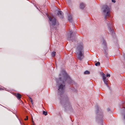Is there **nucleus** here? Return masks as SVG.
<instances>
[{
  "mask_svg": "<svg viewBox=\"0 0 125 125\" xmlns=\"http://www.w3.org/2000/svg\"><path fill=\"white\" fill-rule=\"evenodd\" d=\"M59 79V82L61 83L59 84L58 87L59 92H60L62 94L64 92L65 88V82L67 81L69 83H71L72 81L70 77L66 73H65L63 75L62 77H60Z\"/></svg>",
  "mask_w": 125,
  "mask_h": 125,
  "instance_id": "obj_1",
  "label": "nucleus"
},
{
  "mask_svg": "<svg viewBox=\"0 0 125 125\" xmlns=\"http://www.w3.org/2000/svg\"><path fill=\"white\" fill-rule=\"evenodd\" d=\"M46 15L48 17L49 20V22L50 25L51 31L52 34L53 32L54 33L55 29V17L54 16L52 15H49L48 14H46Z\"/></svg>",
  "mask_w": 125,
  "mask_h": 125,
  "instance_id": "obj_2",
  "label": "nucleus"
},
{
  "mask_svg": "<svg viewBox=\"0 0 125 125\" xmlns=\"http://www.w3.org/2000/svg\"><path fill=\"white\" fill-rule=\"evenodd\" d=\"M78 48L80 50L79 52L77 55V58L79 60H81L84 57L83 52L82 51L83 48V45H81L80 46H78Z\"/></svg>",
  "mask_w": 125,
  "mask_h": 125,
  "instance_id": "obj_3",
  "label": "nucleus"
},
{
  "mask_svg": "<svg viewBox=\"0 0 125 125\" xmlns=\"http://www.w3.org/2000/svg\"><path fill=\"white\" fill-rule=\"evenodd\" d=\"M102 8L103 10V12L105 15V18L106 19V17H109L110 16L109 14L110 11V9L106 5L104 6Z\"/></svg>",
  "mask_w": 125,
  "mask_h": 125,
  "instance_id": "obj_4",
  "label": "nucleus"
},
{
  "mask_svg": "<svg viewBox=\"0 0 125 125\" xmlns=\"http://www.w3.org/2000/svg\"><path fill=\"white\" fill-rule=\"evenodd\" d=\"M57 14L58 16L60 17L61 18H63V14L61 11L58 10L57 13Z\"/></svg>",
  "mask_w": 125,
  "mask_h": 125,
  "instance_id": "obj_5",
  "label": "nucleus"
},
{
  "mask_svg": "<svg viewBox=\"0 0 125 125\" xmlns=\"http://www.w3.org/2000/svg\"><path fill=\"white\" fill-rule=\"evenodd\" d=\"M102 42H103V44L104 45V50L107 49V47L106 45V43L105 41L103 39H102V40L101 41Z\"/></svg>",
  "mask_w": 125,
  "mask_h": 125,
  "instance_id": "obj_6",
  "label": "nucleus"
},
{
  "mask_svg": "<svg viewBox=\"0 0 125 125\" xmlns=\"http://www.w3.org/2000/svg\"><path fill=\"white\" fill-rule=\"evenodd\" d=\"M55 30H57L59 28V24L58 21L55 19Z\"/></svg>",
  "mask_w": 125,
  "mask_h": 125,
  "instance_id": "obj_7",
  "label": "nucleus"
},
{
  "mask_svg": "<svg viewBox=\"0 0 125 125\" xmlns=\"http://www.w3.org/2000/svg\"><path fill=\"white\" fill-rule=\"evenodd\" d=\"M14 95L17 97L19 100L21 99V95L19 93L15 94Z\"/></svg>",
  "mask_w": 125,
  "mask_h": 125,
  "instance_id": "obj_8",
  "label": "nucleus"
},
{
  "mask_svg": "<svg viewBox=\"0 0 125 125\" xmlns=\"http://www.w3.org/2000/svg\"><path fill=\"white\" fill-rule=\"evenodd\" d=\"M107 80V79H105V80H103L104 83L106 85L107 87H108L109 86L108 85V81Z\"/></svg>",
  "mask_w": 125,
  "mask_h": 125,
  "instance_id": "obj_9",
  "label": "nucleus"
},
{
  "mask_svg": "<svg viewBox=\"0 0 125 125\" xmlns=\"http://www.w3.org/2000/svg\"><path fill=\"white\" fill-rule=\"evenodd\" d=\"M68 20L70 22H71L72 21V18L71 15H70L68 16Z\"/></svg>",
  "mask_w": 125,
  "mask_h": 125,
  "instance_id": "obj_10",
  "label": "nucleus"
},
{
  "mask_svg": "<svg viewBox=\"0 0 125 125\" xmlns=\"http://www.w3.org/2000/svg\"><path fill=\"white\" fill-rule=\"evenodd\" d=\"M85 7V5L83 3H81L80 5V8L81 9H83Z\"/></svg>",
  "mask_w": 125,
  "mask_h": 125,
  "instance_id": "obj_11",
  "label": "nucleus"
},
{
  "mask_svg": "<svg viewBox=\"0 0 125 125\" xmlns=\"http://www.w3.org/2000/svg\"><path fill=\"white\" fill-rule=\"evenodd\" d=\"M102 76L103 77V80H105L106 79V77L105 76V75L103 73H102Z\"/></svg>",
  "mask_w": 125,
  "mask_h": 125,
  "instance_id": "obj_12",
  "label": "nucleus"
},
{
  "mask_svg": "<svg viewBox=\"0 0 125 125\" xmlns=\"http://www.w3.org/2000/svg\"><path fill=\"white\" fill-rule=\"evenodd\" d=\"M43 114L45 115H46L47 114V112L44 111L43 112Z\"/></svg>",
  "mask_w": 125,
  "mask_h": 125,
  "instance_id": "obj_13",
  "label": "nucleus"
},
{
  "mask_svg": "<svg viewBox=\"0 0 125 125\" xmlns=\"http://www.w3.org/2000/svg\"><path fill=\"white\" fill-rule=\"evenodd\" d=\"M85 74H88L90 73V72L88 71H85L84 73Z\"/></svg>",
  "mask_w": 125,
  "mask_h": 125,
  "instance_id": "obj_14",
  "label": "nucleus"
},
{
  "mask_svg": "<svg viewBox=\"0 0 125 125\" xmlns=\"http://www.w3.org/2000/svg\"><path fill=\"white\" fill-rule=\"evenodd\" d=\"M100 64V63L99 62H98L96 63L95 64V65L96 66H99Z\"/></svg>",
  "mask_w": 125,
  "mask_h": 125,
  "instance_id": "obj_15",
  "label": "nucleus"
},
{
  "mask_svg": "<svg viewBox=\"0 0 125 125\" xmlns=\"http://www.w3.org/2000/svg\"><path fill=\"white\" fill-rule=\"evenodd\" d=\"M52 57L55 56V51H54L52 52Z\"/></svg>",
  "mask_w": 125,
  "mask_h": 125,
  "instance_id": "obj_16",
  "label": "nucleus"
},
{
  "mask_svg": "<svg viewBox=\"0 0 125 125\" xmlns=\"http://www.w3.org/2000/svg\"><path fill=\"white\" fill-rule=\"evenodd\" d=\"M65 104L67 105H70V104L68 102H65Z\"/></svg>",
  "mask_w": 125,
  "mask_h": 125,
  "instance_id": "obj_17",
  "label": "nucleus"
},
{
  "mask_svg": "<svg viewBox=\"0 0 125 125\" xmlns=\"http://www.w3.org/2000/svg\"><path fill=\"white\" fill-rule=\"evenodd\" d=\"M28 119V116H26V118L25 119V120H27Z\"/></svg>",
  "mask_w": 125,
  "mask_h": 125,
  "instance_id": "obj_18",
  "label": "nucleus"
},
{
  "mask_svg": "<svg viewBox=\"0 0 125 125\" xmlns=\"http://www.w3.org/2000/svg\"><path fill=\"white\" fill-rule=\"evenodd\" d=\"M106 76L107 77H110V74L107 73L106 74Z\"/></svg>",
  "mask_w": 125,
  "mask_h": 125,
  "instance_id": "obj_19",
  "label": "nucleus"
},
{
  "mask_svg": "<svg viewBox=\"0 0 125 125\" xmlns=\"http://www.w3.org/2000/svg\"><path fill=\"white\" fill-rule=\"evenodd\" d=\"M30 101L31 102L32 104H33V101H32V100H31Z\"/></svg>",
  "mask_w": 125,
  "mask_h": 125,
  "instance_id": "obj_20",
  "label": "nucleus"
},
{
  "mask_svg": "<svg viewBox=\"0 0 125 125\" xmlns=\"http://www.w3.org/2000/svg\"><path fill=\"white\" fill-rule=\"evenodd\" d=\"M112 2H113L114 3H115L116 2L115 1V0H112Z\"/></svg>",
  "mask_w": 125,
  "mask_h": 125,
  "instance_id": "obj_21",
  "label": "nucleus"
},
{
  "mask_svg": "<svg viewBox=\"0 0 125 125\" xmlns=\"http://www.w3.org/2000/svg\"><path fill=\"white\" fill-rule=\"evenodd\" d=\"M73 33V32H71L70 33V37H71V35H72V33Z\"/></svg>",
  "mask_w": 125,
  "mask_h": 125,
  "instance_id": "obj_22",
  "label": "nucleus"
},
{
  "mask_svg": "<svg viewBox=\"0 0 125 125\" xmlns=\"http://www.w3.org/2000/svg\"><path fill=\"white\" fill-rule=\"evenodd\" d=\"M29 98L30 101L31 100H32V99L30 97H29Z\"/></svg>",
  "mask_w": 125,
  "mask_h": 125,
  "instance_id": "obj_23",
  "label": "nucleus"
},
{
  "mask_svg": "<svg viewBox=\"0 0 125 125\" xmlns=\"http://www.w3.org/2000/svg\"><path fill=\"white\" fill-rule=\"evenodd\" d=\"M32 122L33 123V125H35V124L34 123V122L33 121Z\"/></svg>",
  "mask_w": 125,
  "mask_h": 125,
  "instance_id": "obj_24",
  "label": "nucleus"
},
{
  "mask_svg": "<svg viewBox=\"0 0 125 125\" xmlns=\"http://www.w3.org/2000/svg\"><path fill=\"white\" fill-rule=\"evenodd\" d=\"M124 119H125V115L124 116Z\"/></svg>",
  "mask_w": 125,
  "mask_h": 125,
  "instance_id": "obj_25",
  "label": "nucleus"
},
{
  "mask_svg": "<svg viewBox=\"0 0 125 125\" xmlns=\"http://www.w3.org/2000/svg\"><path fill=\"white\" fill-rule=\"evenodd\" d=\"M57 9H58V8H57V7H56V8H55V10H56V11Z\"/></svg>",
  "mask_w": 125,
  "mask_h": 125,
  "instance_id": "obj_26",
  "label": "nucleus"
},
{
  "mask_svg": "<svg viewBox=\"0 0 125 125\" xmlns=\"http://www.w3.org/2000/svg\"><path fill=\"white\" fill-rule=\"evenodd\" d=\"M20 122L21 123V122H20Z\"/></svg>",
  "mask_w": 125,
  "mask_h": 125,
  "instance_id": "obj_27",
  "label": "nucleus"
},
{
  "mask_svg": "<svg viewBox=\"0 0 125 125\" xmlns=\"http://www.w3.org/2000/svg\"><path fill=\"white\" fill-rule=\"evenodd\" d=\"M61 103L62 104V102H61Z\"/></svg>",
  "mask_w": 125,
  "mask_h": 125,
  "instance_id": "obj_28",
  "label": "nucleus"
},
{
  "mask_svg": "<svg viewBox=\"0 0 125 125\" xmlns=\"http://www.w3.org/2000/svg\"><path fill=\"white\" fill-rule=\"evenodd\" d=\"M55 56H56V54H55Z\"/></svg>",
  "mask_w": 125,
  "mask_h": 125,
  "instance_id": "obj_29",
  "label": "nucleus"
},
{
  "mask_svg": "<svg viewBox=\"0 0 125 125\" xmlns=\"http://www.w3.org/2000/svg\"><path fill=\"white\" fill-rule=\"evenodd\" d=\"M1 89L0 88V89Z\"/></svg>",
  "mask_w": 125,
  "mask_h": 125,
  "instance_id": "obj_30",
  "label": "nucleus"
}]
</instances>
